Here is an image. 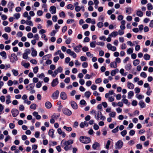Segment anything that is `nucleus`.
Returning <instances> with one entry per match:
<instances>
[{
    "mask_svg": "<svg viewBox=\"0 0 153 153\" xmlns=\"http://www.w3.org/2000/svg\"><path fill=\"white\" fill-rule=\"evenodd\" d=\"M73 143V140L71 139L69 140L68 141H65L64 144L65 146L64 147V149L65 151H67L68 150L71 149L72 147V146H69L68 145L72 144Z\"/></svg>",
    "mask_w": 153,
    "mask_h": 153,
    "instance_id": "1",
    "label": "nucleus"
},
{
    "mask_svg": "<svg viewBox=\"0 0 153 153\" xmlns=\"http://www.w3.org/2000/svg\"><path fill=\"white\" fill-rule=\"evenodd\" d=\"M79 141L82 143L87 144L91 141L90 138L87 137L82 136L80 137Z\"/></svg>",
    "mask_w": 153,
    "mask_h": 153,
    "instance_id": "2",
    "label": "nucleus"
},
{
    "mask_svg": "<svg viewBox=\"0 0 153 153\" xmlns=\"http://www.w3.org/2000/svg\"><path fill=\"white\" fill-rule=\"evenodd\" d=\"M10 61L12 63H15L18 60V58L16 55L14 53H12L9 57Z\"/></svg>",
    "mask_w": 153,
    "mask_h": 153,
    "instance_id": "3",
    "label": "nucleus"
},
{
    "mask_svg": "<svg viewBox=\"0 0 153 153\" xmlns=\"http://www.w3.org/2000/svg\"><path fill=\"white\" fill-rule=\"evenodd\" d=\"M123 142L121 140H119L115 144L116 148L117 149H120L123 146Z\"/></svg>",
    "mask_w": 153,
    "mask_h": 153,
    "instance_id": "4",
    "label": "nucleus"
},
{
    "mask_svg": "<svg viewBox=\"0 0 153 153\" xmlns=\"http://www.w3.org/2000/svg\"><path fill=\"white\" fill-rule=\"evenodd\" d=\"M62 111L64 114L68 116H70L72 114L71 111L69 109L66 108L63 109Z\"/></svg>",
    "mask_w": 153,
    "mask_h": 153,
    "instance_id": "5",
    "label": "nucleus"
},
{
    "mask_svg": "<svg viewBox=\"0 0 153 153\" xmlns=\"http://www.w3.org/2000/svg\"><path fill=\"white\" fill-rule=\"evenodd\" d=\"M107 47L109 50L113 51H115L116 50V48L115 46H112V45L110 43L107 44Z\"/></svg>",
    "mask_w": 153,
    "mask_h": 153,
    "instance_id": "6",
    "label": "nucleus"
},
{
    "mask_svg": "<svg viewBox=\"0 0 153 153\" xmlns=\"http://www.w3.org/2000/svg\"><path fill=\"white\" fill-rule=\"evenodd\" d=\"M59 94V91L56 90L52 94L51 97L53 99L55 100L57 99L58 97Z\"/></svg>",
    "mask_w": 153,
    "mask_h": 153,
    "instance_id": "7",
    "label": "nucleus"
},
{
    "mask_svg": "<svg viewBox=\"0 0 153 153\" xmlns=\"http://www.w3.org/2000/svg\"><path fill=\"white\" fill-rule=\"evenodd\" d=\"M7 7L9 9V11H12V9L14 6V4L11 1H10L7 4Z\"/></svg>",
    "mask_w": 153,
    "mask_h": 153,
    "instance_id": "8",
    "label": "nucleus"
},
{
    "mask_svg": "<svg viewBox=\"0 0 153 153\" xmlns=\"http://www.w3.org/2000/svg\"><path fill=\"white\" fill-rule=\"evenodd\" d=\"M13 116L14 117H16L19 113L18 110L16 109H13L11 111Z\"/></svg>",
    "mask_w": 153,
    "mask_h": 153,
    "instance_id": "9",
    "label": "nucleus"
},
{
    "mask_svg": "<svg viewBox=\"0 0 153 153\" xmlns=\"http://www.w3.org/2000/svg\"><path fill=\"white\" fill-rule=\"evenodd\" d=\"M71 106L73 109L76 110L78 108L77 103L73 101H71L70 102Z\"/></svg>",
    "mask_w": 153,
    "mask_h": 153,
    "instance_id": "10",
    "label": "nucleus"
},
{
    "mask_svg": "<svg viewBox=\"0 0 153 153\" xmlns=\"http://www.w3.org/2000/svg\"><path fill=\"white\" fill-rule=\"evenodd\" d=\"M82 46L80 45L78 46H73V49L74 51L76 53L79 52L81 50Z\"/></svg>",
    "mask_w": 153,
    "mask_h": 153,
    "instance_id": "11",
    "label": "nucleus"
},
{
    "mask_svg": "<svg viewBox=\"0 0 153 153\" xmlns=\"http://www.w3.org/2000/svg\"><path fill=\"white\" fill-rule=\"evenodd\" d=\"M49 11L52 14H54L56 12V8L54 6H51L50 8Z\"/></svg>",
    "mask_w": 153,
    "mask_h": 153,
    "instance_id": "12",
    "label": "nucleus"
},
{
    "mask_svg": "<svg viewBox=\"0 0 153 153\" xmlns=\"http://www.w3.org/2000/svg\"><path fill=\"white\" fill-rule=\"evenodd\" d=\"M57 132L60 134L62 136V137L64 138L66 136V134L65 132L61 130V128H59L57 129Z\"/></svg>",
    "mask_w": 153,
    "mask_h": 153,
    "instance_id": "13",
    "label": "nucleus"
},
{
    "mask_svg": "<svg viewBox=\"0 0 153 153\" xmlns=\"http://www.w3.org/2000/svg\"><path fill=\"white\" fill-rule=\"evenodd\" d=\"M60 97L63 100H65L67 98V96L65 92H62L60 93Z\"/></svg>",
    "mask_w": 153,
    "mask_h": 153,
    "instance_id": "14",
    "label": "nucleus"
},
{
    "mask_svg": "<svg viewBox=\"0 0 153 153\" xmlns=\"http://www.w3.org/2000/svg\"><path fill=\"white\" fill-rule=\"evenodd\" d=\"M11 96L10 95L8 94L6 96V103L7 104H9L11 102L10 100Z\"/></svg>",
    "mask_w": 153,
    "mask_h": 153,
    "instance_id": "15",
    "label": "nucleus"
},
{
    "mask_svg": "<svg viewBox=\"0 0 153 153\" xmlns=\"http://www.w3.org/2000/svg\"><path fill=\"white\" fill-rule=\"evenodd\" d=\"M58 83L59 82L57 78H56L53 80L51 83V85L53 87H54L57 85Z\"/></svg>",
    "mask_w": 153,
    "mask_h": 153,
    "instance_id": "16",
    "label": "nucleus"
},
{
    "mask_svg": "<svg viewBox=\"0 0 153 153\" xmlns=\"http://www.w3.org/2000/svg\"><path fill=\"white\" fill-rule=\"evenodd\" d=\"M34 86V84L33 85L32 84H30L26 87V88L27 90L30 91L33 89Z\"/></svg>",
    "mask_w": 153,
    "mask_h": 153,
    "instance_id": "17",
    "label": "nucleus"
},
{
    "mask_svg": "<svg viewBox=\"0 0 153 153\" xmlns=\"http://www.w3.org/2000/svg\"><path fill=\"white\" fill-rule=\"evenodd\" d=\"M134 85L132 83L129 82H127V87L129 89H133L134 88Z\"/></svg>",
    "mask_w": 153,
    "mask_h": 153,
    "instance_id": "18",
    "label": "nucleus"
},
{
    "mask_svg": "<svg viewBox=\"0 0 153 153\" xmlns=\"http://www.w3.org/2000/svg\"><path fill=\"white\" fill-rule=\"evenodd\" d=\"M100 146V144L98 142H95L93 144L92 147L94 149H96L97 147H99Z\"/></svg>",
    "mask_w": 153,
    "mask_h": 153,
    "instance_id": "19",
    "label": "nucleus"
},
{
    "mask_svg": "<svg viewBox=\"0 0 153 153\" xmlns=\"http://www.w3.org/2000/svg\"><path fill=\"white\" fill-rule=\"evenodd\" d=\"M118 32L117 31H114L109 35V36L115 37L118 35Z\"/></svg>",
    "mask_w": 153,
    "mask_h": 153,
    "instance_id": "20",
    "label": "nucleus"
},
{
    "mask_svg": "<svg viewBox=\"0 0 153 153\" xmlns=\"http://www.w3.org/2000/svg\"><path fill=\"white\" fill-rule=\"evenodd\" d=\"M54 130L53 129H50L49 130L48 132V135L49 136L51 137L52 138H53V134H54Z\"/></svg>",
    "mask_w": 153,
    "mask_h": 153,
    "instance_id": "21",
    "label": "nucleus"
},
{
    "mask_svg": "<svg viewBox=\"0 0 153 153\" xmlns=\"http://www.w3.org/2000/svg\"><path fill=\"white\" fill-rule=\"evenodd\" d=\"M32 51L31 55L33 56H35L37 55V52L35 50L34 48H31Z\"/></svg>",
    "mask_w": 153,
    "mask_h": 153,
    "instance_id": "22",
    "label": "nucleus"
},
{
    "mask_svg": "<svg viewBox=\"0 0 153 153\" xmlns=\"http://www.w3.org/2000/svg\"><path fill=\"white\" fill-rule=\"evenodd\" d=\"M110 66L111 68H116L117 67V64L116 62H113L111 63L110 64Z\"/></svg>",
    "mask_w": 153,
    "mask_h": 153,
    "instance_id": "23",
    "label": "nucleus"
},
{
    "mask_svg": "<svg viewBox=\"0 0 153 153\" xmlns=\"http://www.w3.org/2000/svg\"><path fill=\"white\" fill-rule=\"evenodd\" d=\"M102 114L100 111H98L96 112V117H95L97 120H99L100 116H102Z\"/></svg>",
    "mask_w": 153,
    "mask_h": 153,
    "instance_id": "24",
    "label": "nucleus"
},
{
    "mask_svg": "<svg viewBox=\"0 0 153 153\" xmlns=\"http://www.w3.org/2000/svg\"><path fill=\"white\" fill-rule=\"evenodd\" d=\"M134 93L132 91H130L128 93V99H130L131 97L134 96Z\"/></svg>",
    "mask_w": 153,
    "mask_h": 153,
    "instance_id": "25",
    "label": "nucleus"
},
{
    "mask_svg": "<svg viewBox=\"0 0 153 153\" xmlns=\"http://www.w3.org/2000/svg\"><path fill=\"white\" fill-rule=\"evenodd\" d=\"M45 106L48 108H51V104L49 102H47L45 103Z\"/></svg>",
    "mask_w": 153,
    "mask_h": 153,
    "instance_id": "26",
    "label": "nucleus"
},
{
    "mask_svg": "<svg viewBox=\"0 0 153 153\" xmlns=\"http://www.w3.org/2000/svg\"><path fill=\"white\" fill-rule=\"evenodd\" d=\"M139 104L142 108H144L146 106L145 104L143 101H140L139 102Z\"/></svg>",
    "mask_w": 153,
    "mask_h": 153,
    "instance_id": "27",
    "label": "nucleus"
},
{
    "mask_svg": "<svg viewBox=\"0 0 153 153\" xmlns=\"http://www.w3.org/2000/svg\"><path fill=\"white\" fill-rule=\"evenodd\" d=\"M137 15L140 17H141L143 16V13L140 10H138L136 13Z\"/></svg>",
    "mask_w": 153,
    "mask_h": 153,
    "instance_id": "28",
    "label": "nucleus"
},
{
    "mask_svg": "<svg viewBox=\"0 0 153 153\" xmlns=\"http://www.w3.org/2000/svg\"><path fill=\"white\" fill-rule=\"evenodd\" d=\"M131 65L130 64H127L125 66V69L127 71H129L131 69Z\"/></svg>",
    "mask_w": 153,
    "mask_h": 153,
    "instance_id": "29",
    "label": "nucleus"
},
{
    "mask_svg": "<svg viewBox=\"0 0 153 153\" xmlns=\"http://www.w3.org/2000/svg\"><path fill=\"white\" fill-rule=\"evenodd\" d=\"M0 54L4 59H6L7 58L6 53L5 51H3L1 52Z\"/></svg>",
    "mask_w": 153,
    "mask_h": 153,
    "instance_id": "30",
    "label": "nucleus"
},
{
    "mask_svg": "<svg viewBox=\"0 0 153 153\" xmlns=\"http://www.w3.org/2000/svg\"><path fill=\"white\" fill-rule=\"evenodd\" d=\"M144 59L146 60H149L150 59V56L148 54L146 53L143 56Z\"/></svg>",
    "mask_w": 153,
    "mask_h": 153,
    "instance_id": "31",
    "label": "nucleus"
},
{
    "mask_svg": "<svg viewBox=\"0 0 153 153\" xmlns=\"http://www.w3.org/2000/svg\"><path fill=\"white\" fill-rule=\"evenodd\" d=\"M12 72L14 76H16L19 74L18 71L15 69H12Z\"/></svg>",
    "mask_w": 153,
    "mask_h": 153,
    "instance_id": "32",
    "label": "nucleus"
},
{
    "mask_svg": "<svg viewBox=\"0 0 153 153\" xmlns=\"http://www.w3.org/2000/svg\"><path fill=\"white\" fill-rule=\"evenodd\" d=\"M140 63V61L138 59L134 60L133 62V64L134 66H136L138 65Z\"/></svg>",
    "mask_w": 153,
    "mask_h": 153,
    "instance_id": "33",
    "label": "nucleus"
},
{
    "mask_svg": "<svg viewBox=\"0 0 153 153\" xmlns=\"http://www.w3.org/2000/svg\"><path fill=\"white\" fill-rule=\"evenodd\" d=\"M59 114H56L55 113H54L51 116V117L53 118V119H57L58 117H59Z\"/></svg>",
    "mask_w": 153,
    "mask_h": 153,
    "instance_id": "34",
    "label": "nucleus"
},
{
    "mask_svg": "<svg viewBox=\"0 0 153 153\" xmlns=\"http://www.w3.org/2000/svg\"><path fill=\"white\" fill-rule=\"evenodd\" d=\"M91 95V93L89 91H86L85 93V96L87 98H88Z\"/></svg>",
    "mask_w": 153,
    "mask_h": 153,
    "instance_id": "35",
    "label": "nucleus"
},
{
    "mask_svg": "<svg viewBox=\"0 0 153 153\" xmlns=\"http://www.w3.org/2000/svg\"><path fill=\"white\" fill-rule=\"evenodd\" d=\"M132 11V9L131 7L126 8V13H129V14Z\"/></svg>",
    "mask_w": 153,
    "mask_h": 153,
    "instance_id": "36",
    "label": "nucleus"
},
{
    "mask_svg": "<svg viewBox=\"0 0 153 153\" xmlns=\"http://www.w3.org/2000/svg\"><path fill=\"white\" fill-rule=\"evenodd\" d=\"M63 128L68 131H70L72 130V128L71 127H67L66 126H64Z\"/></svg>",
    "mask_w": 153,
    "mask_h": 153,
    "instance_id": "37",
    "label": "nucleus"
},
{
    "mask_svg": "<svg viewBox=\"0 0 153 153\" xmlns=\"http://www.w3.org/2000/svg\"><path fill=\"white\" fill-rule=\"evenodd\" d=\"M30 108L31 109L35 110L36 108V105L35 103H33L30 105Z\"/></svg>",
    "mask_w": 153,
    "mask_h": 153,
    "instance_id": "38",
    "label": "nucleus"
},
{
    "mask_svg": "<svg viewBox=\"0 0 153 153\" xmlns=\"http://www.w3.org/2000/svg\"><path fill=\"white\" fill-rule=\"evenodd\" d=\"M104 18V16L103 15H101L98 18V20L99 21H101V22H103Z\"/></svg>",
    "mask_w": 153,
    "mask_h": 153,
    "instance_id": "39",
    "label": "nucleus"
},
{
    "mask_svg": "<svg viewBox=\"0 0 153 153\" xmlns=\"http://www.w3.org/2000/svg\"><path fill=\"white\" fill-rule=\"evenodd\" d=\"M116 115V113L115 112H112L109 114V116L110 117H115Z\"/></svg>",
    "mask_w": 153,
    "mask_h": 153,
    "instance_id": "40",
    "label": "nucleus"
},
{
    "mask_svg": "<svg viewBox=\"0 0 153 153\" xmlns=\"http://www.w3.org/2000/svg\"><path fill=\"white\" fill-rule=\"evenodd\" d=\"M26 22V24L27 25H29L31 26L33 25V24L32 22L31 21L27 20Z\"/></svg>",
    "mask_w": 153,
    "mask_h": 153,
    "instance_id": "41",
    "label": "nucleus"
},
{
    "mask_svg": "<svg viewBox=\"0 0 153 153\" xmlns=\"http://www.w3.org/2000/svg\"><path fill=\"white\" fill-rule=\"evenodd\" d=\"M127 131L126 130H124L122 131L121 133V134L124 137L127 134Z\"/></svg>",
    "mask_w": 153,
    "mask_h": 153,
    "instance_id": "42",
    "label": "nucleus"
},
{
    "mask_svg": "<svg viewBox=\"0 0 153 153\" xmlns=\"http://www.w3.org/2000/svg\"><path fill=\"white\" fill-rule=\"evenodd\" d=\"M147 8L149 10H151L153 9V7L151 3H148L147 4Z\"/></svg>",
    "mask_w": 153,
    "mask_h": 153,
    "instance_id": "43",
    "label": "nucleus"
},
{
    "mask_svg": "<svg viewBox=\"0 0 153 153\" xmlns=\"http://www.w3.org/2000/svg\"><path fill=\"white\" fill-rule=\"evenodd\" d=\"M69 54L70 55L72 56L74 58H75L76 57V54L74 51H72Z\"/></svg>",
    "mask_w": 153,
    "mask_h": 153,
    "instance_id": "44",
    "label": "nucleus"
},
{
    "mask_svg": "<svg viewBox=\"0 0 153 153\" xmlns=\"http://www.w3.org/2000/svg\"><path fill=\"white\" fill-rule=\"evenodd\" d=\"M118 127L119 126H117L115 128L112 130V132L114 133H115L117 132L118 131Z\"/></svg>",
    "mask_w": 153,
    "mask_h": 153,
    "instance_id": "45",
    "label": "nucleus"
},
{
    "mask_svg": "<svg viewBox=\"0 0 153 153\" xmlns=\"http://www.w3.org/2000/svg\"><path fill=\"white\" fill-rule=\"evenodd\" d=\"M97 26L99 28H102L103 26V23L102 22H99L97 24Z\"/></svg>",
    "mask_w": 153,
    "mask_h": 153,
    "instance_id": "46",
    "label": "nucleus"
},
{
    "mask_svg": "<svg viewBox=\"0 0 153 153\" xmlns=\"http://www.w3.org/2000/svg\"><path fill=\"white\" fill-rule=\"evenodd\" d=\"M133 49L132 48H129L127 51V53L128 54H130L133 52Z\"/></svg>",
    "mask_w": 153,
    "mask_h": 153,
    "instance_id": "47",
    "label": "nucleus"
},
{
    "mask_svg": "<svg viewBox=\"0 0 153 153\" xmlns=\"http://www.w3.org/2000/svg\"><path fill=\"white\" fill-rule=\"evenodd\" d=\"M96 42L94 41L90 43V46L91 48H95L96 46Z\"/></svg>",
    "mask_w": 153,
    "mask_h": 153,
    "instance_id": "48",
    "label": "nucleus"
},
{
    "mask_svg": "<svg viewBox=\"0 0 153 153\" xmlns=\"http://www.w3.org/2000/svg\"><path fill=\"white\" fill-rule=\"evenodd\" d=\"M4 30L5 32L9 33L11 31V29L10 27H6L4 28Z\"/></svg>",
    "mask_w": 153,
    "mask_h": 153,
    "instance_id": "49",
    "label": "nucleus"
},
{
    "mask_svg": "<svg viewBox=\"0 0 153 153\" xmlns=\"http://www.w3.org/2000/svg\"><path fill=\"white\" fill-rule=\"evenodd\" d=\"M27 36L28 38L31 39V38H32L33 37V34L32 33L30 32L28 33V34L27 35Z\"/></svg>",
    "mask_w": 153,
    "mask_h": 153,
    "instance_id": "50",
    "label": "nucleus"
},
{
    "mask_svg": "<svg viewBox=\"0 0 153 153\" xmlns=\"http://www.w3.org/2000/svg\"><path fill=\"white\" fill-rule=\"evenodd\" d=\"M67 8L68 9H70L71 10H72L74 9V7L71 4H69L67 6Z\"/></svg>",
    "mask_w": 153,
    "mask_h": 153,
    "instance_id": "51",
    "label": "nucleus"
},
{
    "mask_svg": "<svg viewBox=\"0 0 153 153\" xmlns=\"http://www.w3.org/2000/svg\"><path fill=\"white\" fill-rule=\"evenodd\" d=\"M140 75L141 76L145 78L147 77L146 74L144 72H142L140 74Z\"/></svg>",
    "mask_w": 153,
    "mask_h": 153,
    "instance_id": "52",
    "label": "nucleus"
},
{
    "mask_svg": "<svg viewBox=\"0 0 153 153\" xmlns=\"http://www.w3.org/2000/svg\"><path fill=\"white\" fill-rule=\"evenodd\" d=\"M54 74H53L52 76L53 77H55L56 76L57 74L58 73H59V72L58 71V70H57L56 69L54 71Z\"/></svg>",
    "mask_w": 153,
    "mask_h": 153,
    "instance_id": "53",
    "label": "nucleus"
},
{
    "mask_svg": "<svg viewBox=\"0 0 153 153\" xmlns=\"http://www.w3.org/2000/svg\"><path fill=\"white\" fill-rule=\"evenodd\" d=\"M37 14L38 16H41L43 14V12L41 10H38L37 12Z\"/></svg>",
    "mask_w": 153,
    "mask_h": 153,
    "instance_id": "54",
    "label": "nucleus"
},
{
    "mask_svg": "<svg viewBox=\"0 0 153 153\" xmlns=\"http://www.w3.org/2000/svg\"><path fill=\"white\" fill-rule=\"evenodd\" d=\"M71 41V39L70 38H69L67 39H66V40L65 41V43L67 44H69L70 43Z\"/></svg>",
    "mask_w": 153,
    "mask_h": 153,
    "instance_id": "55",
    "label": "nucleus"
},
{
    "mask_svg": "<svg viewBox=\"0 0 153 153\" xmlns=\"http://www.w3.org/2000/svg\"><path fill=\"white\" fill-rule=\"evenodd\" d=\"M19 110L21 111H23L25 109V107L23 105H20L19 107Z\"/></svg>",
    "mask_w": 153,
    "mask_h": 153,
    "instance_id": "56",
    "label": "nucleus"
},
{
    "mask_svg": "<svg viewBox=\"0 0 153 153\" xmlns=\"http://www.w3.org/2000/svg\"><path fill=\"white\" fill-rule=\"evenodd\" d=\"M97 45H100L102 46H103L105 45V43L103 42H98L96 43Z\"/></svg>",
    "mask_w": 153,
    "mask_h": 153,
    "instance_id": "57",
    "label": "nucleus"
},
{
    "mask_svg": "<svg viewBox=\"0 0 153 153\" xmlns=\"http://www.w3.org/2000/svg\"><path fill=\"white\" fill-rule=\"evenodd\" d=\"M53 21L54 22H56L57 21V17L56 16H53L52 18Z\"/></svg>",
    "mask_w": 153,
    "mask_h": 153,
    "instance_id": "58",
    "label": "nucleus"
},
{
    "mask_svg": "<svg viewBox=\"0 0 153 153\" xmlns=\"http://www.w3.org/2000/svg\"><path fill=\"white\" fill-rule=\"evenodd\" d=\"M38 67L37 66L35 67L33 69V72L35 74H36L38 70Z\"/></svg>",
    "mask_w": 153,
    "mask_h": 153,
    "instance_id": "59",
    "label": "nucleus"
},
{
    "mask_svg": "<svg viewBox=\"0 0 153 153\" xmlns=\"http://www.w3.org/2000/svg\"><path fill=\"white\" fill-rule=\"evenodd\" d=\"M110 143H111V141L109 140H108V141L107 142V144H106V146H105V147L107 149H108L109 148V146L110 144Z\"/></svg>",
    "mask_w": 153,
    "mask_h": 153,
    "instance_id": "60",
    "label": "nucleus"
},
{
    "mask_svg": "<svg viewBox=\"0 0 153 153\" xmlns=\"http://www.w3.org/2000/svg\"><path fill=\"white\" fill-rule=\"evenodd\" d=\"M59 16L60 17H63L65 18V13L63 11H62L59 14Z\"/></svg>",
    "mask_w": 153,
    "mask_h": 153,
    "instance_id": "61",
    "label": "nucleus"
},
{
    "mask_svg": "<svg viewBox=\"0 0 153 153\" xmlns=\"http://www.w3.org/2000/svg\"><path fill=\"white\" fill-rule=\"evenodd\" d=\"M14 16L15 17L16 19H18L20 17V14L19 13H16L14 15Z\"/></svg>",
    "mask_w": 153,
    "mask_h": 153,
    "instance_id": "62",
    "label": "nucleus"
},
{
    "mask_svg": "<svg viewBox=\"0 0 153 153\" xmlns=\"http://www.w3.org/2000/svg\"><path fill=\"white\" fill-rule=\"evenodd\" d=\"M92 84L91 81H88L86 83V85L87 86H90Z\"/></svg>",
    "mask_w": 153,
    "mask_h": 153,
    "instance_id": "63",
    "label": "nucleus"
},
{
    "mask_svg": "<svg viewBox=\"0 0 153 153\" xmlns=\"http://www.w3.org/2000/svg\"><path fill=\"white\" fill-rule=\"evenodd\" d=\"M75 9L76 11L79 12L80 11V10L81 9V7H80L79 6H76L75 7Z\"/></svg>",
    "mask_w": 153,
    "mask_h": 153,
    "instance_id": "64",
    "label": "nucleus"
}]
</instances>
